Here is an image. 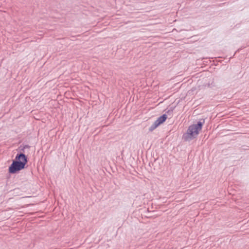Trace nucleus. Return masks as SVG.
<instances>
[{
    "instance_id": "1",
    "label": "nucleus",
    "mask_w": 249,
    "mask_h": 249,
    "mask_svg": "<svg viewBox=\"0 0 249 249\" xmlns=\"http://www.w3.org/2000/svg\"><path fill=\"white\" fill-rule=\"evenodd\" d=\"M16 160L13 161L9 168V172L14 174L17 171L23 169L27 162V159L25 155L23 153L17 154L16 157Z\"/></svg>"
},
{
    "instance_id": "2",
    "label": "nucleus",
    "mask_w": 249,
    "mask_h": 249,
    "mask_svg": "<svg viewBox=\"0 0 249 249\" xmlns=\"http://www.w3.org/2000/svg\"><path fill=\"white\" fill-rule=\"evenodd\" d=\"M203 124L199 122L197 124L190 125L185 135L186 140H191L196 138L198 134L199 131L201 130Z\"/></svg>"
},
{
    "instance_id": "3",
    "label": "nucleus",
    "mask_w": 249,
    "mask_h": 249,
    "mask_svg": "<svg viewBox=\"0 0 249 249\" xmlns=\"http://www.w3.org/2000/svg\"><path fill=\"white\" fill-rule=\"evenodd\" d=\"M167 118V116L166 114H163L162 116L159 117L149 128V131L150 132L153 131L160 124L164 122Z\"/></svg>"
},
{
    "instance_id": "4",
    "label": "nucleus",
    "mask_w": 249,
    "mask_h": 249,
    "mask_svg": "<svg viewBox=\"0 0 249 249\" xmlns=\"http://www.w3.org/2000/svg\"><path fill=\"white\" fill-rule=\"evenodd\" d=\"M28 147H29V146H27V145H25V146L24 147V148H28Z\"/></svg>"
}]
</instances>
